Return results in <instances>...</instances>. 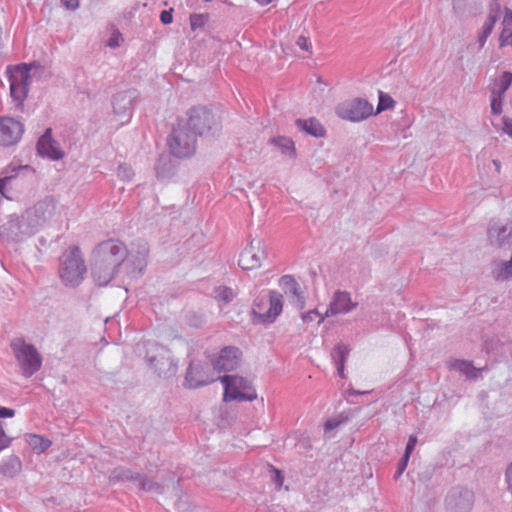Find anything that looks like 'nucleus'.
Here are the masks:
<instances>
[{"instance_id":"nucleus-42","label":"nucleus","mask_w":512,"mask_h":512,"mask_svg":"<svg viewBox=\"0 0 512 512\" xmlns=\"http://www.w3.org/2000/svg\"><path fill=\"white\" fill-rule=\"evenodd\" d=\"M500 46H511L512 47V31L507 28H503L499 37Z\"/></svg>"},{"instance_id":"nucleus-20","label":"nucleus","mask_w":512,"mask_h":512,"mask_svg":"<svg viewBox=\"0 0 512 512\" xmlns=\"http://www.w3.org/2000/svg\"><path fill=\"white\" fill-rule=\"evenodd\" d=\"M242 353L239 348L234 346L224 347L217 358L212 361L214 369L221 371H232L236 369L241 361Z\"/></svg>"},{"instance_id":"nucleus-55","label":"nucleus","mask_w":512,"mask_h":512,"mask_svg":"<svg viewBox=\"0 0 512 512\" xmlns=\"http://www.w3.org/2000/svg\"><path fill=\"white\" fill-rule=\"evenodd\" d=\"M493 165L495 167V170L497 173H500L501 170V163L499 160H493Z\"/></svg>"},{"instance_id":"nucleus-48","label":"nucleus","mask_w":512,"mask_h":512,"mask_svg":"<svg viewBox=\"0 0 512 512\" xmlns=\"http://www.w3.org/2000/svg\"><path fill=\"white\" fill-rule=\"evenodd\" d=\"M503 131L512 137V118L503 117Z\"/></svg>"},{"instance_id":"nucleus-13","label":"nucleus","mask_w":512,"mask_h":512,"mask_svg":"<svg viewBox=\"0 0 512 512\" xmlns=\"http://www.w3.org/2000/svg\"><path fill=\"white\" fill-rule=\"evenodd\" d=\"M267 257L266 244L262 239H253L241 252L238 264L243 270L259 268Z\"/></svg>"},{"instance_id":"nucleus-17","label":"nucleus","mask_w":512,"mask_h":512,"mask_svg":"<svg viewBox=\"0 0 512 512\" xmlns=\"http://www.w3.org/2000/svg\"><path fill=\"white\" fill-rule=\"evenodd\" d=\"M37 152L41 157L52 161H58L64 158L65 152L60 143L52 137V129L47 128L43 135L37 141Z\"/></svg>"},{"instance_id":"nucleus-16","label":"nucleus","mask_w":512,"mask_h":512,"mask_svg":"<svg viewBox=\"0 0 512 512\" xmlns=\"http://www.w3.org/2000/svg\"><path fill=\"white\" fill-rule=\"evenodd\" d=\"M25 131L24 124L12 117H0V145H16Z\"/></svg>"},{"instance_id":"nucleus-57","label":"nucleus","mask_w":512,"mask_h":512,"mask_svg":"<svg viewBox=\"0 0 512 512\" xmlns=\"http://www.w3.org/2000/svg\"><path fill=\"white\" fill-rule=\"evenodd\" d=\"M366 392H359V391H352L351 394H355V395H358V394H365Z\"/></svg>"},{"instance_id":"nucleus-9","label":"nucleus","mask_w":512,"mask_h":512,"mask_svg":"<svg viewBox=\"0 0 512 512\" xmlns=\"http://www.w3.org/2000/svg\"><path fill=\"white\" fill-rule=\"evenodd\" d=\"M56 212V203L52 198H45L34 204L24 212V218L28 221L27 231L34 234L48 223Z\"/></svg>"},{"instance_id":"nucleus-24","label":"nucleus","mask_w":512,"mask_h":512,"mask_svg":"<svg viewBox=\"0 0 512 512\" xmlns=\"http://www.w3.org/2000/svg\"><path fill=\"white\" fill-rule=\"evenodd\" d=\"M120 268L107 265L103 260L93 259L91 274L98 286H106L117 274Z\"/></svg>"},{"instance_id":"nucleus-44","label":"nucleus","mask_w":512,"mask_h":512,"mask_svg":"<svg viewBox=\"0 0 512 512\" xmlns=\"http://www.w3.org/2000/svg\"><path fill=\"white\" fill-rule=\"evenodd\" d=\"M409 459H410V455L404 454L402 456V458L400 459V461L398 462V465H397V471L395 474L396 478L400 477L403 474V472L407 468Z\"/></svg>"},{"instance_id":"nucleus-3","label":"nucleus","mask_w":512,"mask_h":512,"mask_svg":"<svg viewBox=\"0 0 512 512\" xmlns=\"http://www.w3.org/2000/svg\"><path fill=\"white\" fill-rule=\"evenodd\" d=\"M198 136H214L221 130V123L205 106H195L188 111V121L185 124Z\"/></svg>"},{"instance_id":"nucleus-12","label":"nucleus","mask_w":512,"mask_h":512,"mask_svg":"<svg viewBox=\"0 0 512 512\" xmlns=\"http://www.w3.org/2000/svg\"><path fill=\"white\" fill-rule=\"evenodd\" d=\"M473 504V491L464 487H453L444 499V510L445 512H470Z\"/></svg>"},{"instance_id":"nucleus-33","label":"nucleus","mask_w":512,"mask_h":512,"mask_svg":"<svg viewBox=\"0 0 512 512\" xmlns=\"http://www.w3.org/2000/svg\"><path fill=\"white\" fill-rule=\"evenodd\" d=\"M135 479L140 490L160 494L163 492V486L157 482L148 479L146 476L136 473Z\"/></svg>"},{"instance_id":"nucleus-50","label":"nucleus","mask_w":512,"mask_h":512,"mask_svg":"<svg viewBox=\"0 0 512 512\" xmlns=\"http://www.w3.org/2000/svg\"><path fill=\"white\" fill-rule=\"evenodd\" d=\"M160 20L163 24H169L172 22V15L170 14V12L164 10L161 12Z\"/></svg>"},{"instance_id":"nucleus-18","label":"nucleus","mask_w":512,"mask_h":512,"mask_svg":"<svg viewBox=\"0 0 512 512\" xmlns=\"http://www.w3.org/2000/svg\"><path fill=\"white\" fill-rule=\"evenodd\" d=\"M489 243L497 248L510 246L512 237V221L502 223L500 221L492 220L489 223L488 230Z\"/></svg>"},{"instance_id":"nucleus-14","label":"nucleus","mask_w":512,"mask_h":512,"mask_svg":"<svg viewBox=\"0 0 512 512\" xmlns=\"http://www.w3.org/2000/svg\"><path fill=\"white\" fill-rule=\"evenodd\" d=\"M138 92L129 89L116 93L112 98L113 114L121 125L127 123L132 116L133 102L137 99Z\"/></svg>"},{"instance_id":"nucleus-23","label":"nucleus","mask_w":512,"mask_h":512,"mask_svg":"<svg viewBox=\"0 0 512 512\" xmlns=\"http://www.w3.org/2000/svg\"><path fill=\"white\" fill-rule=\"evenodd\" d=\"M214 381L203 369L200 362L192 361L185 376V386L188 388H198Z\"/></svg>"},{"instance_id":"nucleus-56","label":"nucleus","mask_w":512,"mask_h":512,"mask_svg":"<svg viewBox=\"0 0 512 512\" xmlns=\"http://www.w3.org/2000/svg\"><path fill=\"white\" fill-rule=\"evenodd\" d=\"M258 3L260 4H268L270 3L272 0H256Z\"/></svg>"},{"instance_id":"nucleus-41","label":"nucleus","mask_w":512,"mask_h":512,"mask_svg":"<svg viewBox=\"0 0 512 512\" xmlns=\"http://www.w3.org/2000/svg\"><path fill=\"white\" fill-rule=\"evenodd\" d=\"M504 96L492 94L491 96V111L494 115H500L502 113Z\"/></svg>"},{"instance_id":"nucleus-53","label":"nucleus","mask_w":512,"mask_h":512,"mask_svg":"<svg viewBox=\"0 0 512 512\" xmlns=\"http://www.w3.org/2000/svg\"><path fill=\"white\" fill-rule=\"evenodd\" d=\"M505 26H512V11L506 13L504 18Z\"/></svg>"},{"instance_id":"nucleus-26","label":"nucleus","mask_w":512,"mask_h":512,"mask_svg":"<svg viewBox=\"0 0 512 512\" xmlns=\"http://www.w3.org/2000/svg\"><path fill=\"white\" fill-rule=\"evenodd\" d=\"M350 349L347 345L338 344L334 347L331 357L336 366L337 373L341 378L345 377L344 364L349 355Z\"/></svg>"},{"instance_id":"nucleus-35","label":"nucleus","mask_w":512,"mask_h":512,"mask_svg":"<svg viewBox=\"0 0 512 512\" xmlns=\"http://www.w3.org/2000/svg\"><path fill=\"white\" fill-rule=\"evenodd\" d=\"M497 21L496 15L490 14L485 21V23L482 26V31L480 32L477 42L479 44V48H483L488 37L491 35L493 28L495 26V23Z\"/></svg>"},{"instance_id":"nucleus-43","label":"nucleus","mask_w":512,"mask_h":512,"mask_svg":"<svg viewBox=\"0 0 512 512\" xmlns=\"http://www.w3.org/2000/svg\"><path fill=\"white\" fill-rule=\"evenodd\" d=\"M316 317H319L318 324L322 323L324 319L327 317L325 316V313L322 315L318 312V310H310L306 314L303 315V321L306 323L312 322L315 320Z\"/></svg>"},{"instance_id":"nucleus-51","label":"nucleus","mask_w":512,"mask_h":512,"mask_svg":"<svg viewBox=\"0 0 512 512\" xmlns=\"http://www.w3.org/2000/svg\"><path fill=\"white\" fill-rule=\"evenodd\" d=\"M63 5L71 10L76 9L79 6L78 0H62Z\"/></svg>"},{"instance_id":"nucleus-39","label":"nucleus","mask_w":512,"mask_h":512,"mask_svg":"<svg viewBox=\"0 0 512 512\" xmlns=\"http://www.w3.org/2000/svg\"><path fill=\"white\" fill-rule=\"evenodd\" d=\"M394 103V100L390 96L385 95L381 92L379 96L377 112H381L383 110L392 108L394 106Z\"/></svg>"},{"instance_id":"nucleus-46","label":"nucleus","mask_w":512,"mask_h":512,"mask_svg":"<svg viewBox=\"0 0 512 512\" xmlns=\"http://www.w3.org/2000/svg\"><path fill=\"white\" fill-rule=\"evenodd\" d=\"M298 47L304 51L309 52L311 49V43L309 42L308 37L304 35H300L296 41Z\"/></svg>"},{"instance_id":"nucleus-25","label":"nucleus","mask_w":512,"mask_h":512,"mask_svg":"<svg viewBox=\"0 0 512 512\" xmlns=\"http://www.w3.org/2000/svg\"><path fill=\"white\" fill-rule=\"evenodd\" d=\"M28 166H9L7 170L3 173V177L0 178V198L4 197L6 199L11 200L12 196V184L15 180L18 172L23 169H27Z\"/></svg>"},{"instance_id":"nucleus-31","label":"nucleus","mask_w":512,"mask_h":512,"mask_svg":"<svg viewBox=\"0 0 512 512\" xmlns=\"http://www.w3.org/2000/svg\"><path fill=\"white\" fill-rule=\"evenodd\" d=\"M270 143L276 146L284 155L289 157H293L295 155L294 142L288 137H274L270 139Z\"/></svg>"},{"instance_id":"nucleus-37","label":"nucleus","mask_w":512,"mask_h":512,"mask_svg":"<svg viewBox=\"0 0 512 512\" xmlns=\"http://www.w3.org/2000/svg\"><path fill=\"white\" fill-rule=\"evenodd\" d=\"M208 20L207 14H192L190 16V25L193 31L203 28Z\"/></svg>"},{"instance_id":"nucleus-15","label":"nucleus","mask_w":512,"mask_h":512,"mask_svg":"<svg viewBox=\"0 0 512 512\" xmlns=\"http://www.w3.org/2000/svg\"><path fill=\"white\" fill-rule=\"evenodd\" d=\"M148 252L146 243L139 244L136 250H127V256L122 263V269L127 276L135 278L143 273L147 265Z\"/></svg>"},{"instance_id":"nucleus-54","label":"nucleus","mask_w":512,"mask_h":512,"mask_svg":"<svg viewBox=\"0 0 512 512\" xmlns=\"http://www.w3.org/2000/svg\"><path fill=\"white\" fill-rule=\"evenodd\" d=\"M275 481L277 484L279 485H282L283 483V476L281 475V472L276 470V477H275Z\"/></svg>"},{"instance_id":"nucleus-7","label":"nucleus","mask_w":512,"mask_h":512,"mask_svg":"<svg viewBox=\"0 0 512 512\" xmlns=\"http://www.w3.org/2000/svg\"><path fill=\"white\" fill-rule=\"evenodd\" d=\"M283 294L277 290H269L259 295L253 305V313L263 323H273L283 310Z\"/></svg>"},{"instance_id":"nucleus-8","label":"nucleus","mask_w":512,"mask_h":512,"mask_svg":"<svg viewBox=\"0 0 512 512\" xmlns=\"http://www.w3.org/2000/svg\"><path fill=\"white\" fill-rule=\"evenodd\" d=\"M11 347L23 376L29 378L41 368L42 358L33 345L27 344L24 340L17 339L12 342Z\"/></svg>"},{"instance_id":"nucleus-36","label":"nucleus","mask_w":512,"mask_h":512,"mask_svg":"<svg viewBox=\"0 0 512 512\" xmlns=\"http://www.w3.org/2000/svg\"><path fill=\"white\" fill-rule=\"evenodd\" d=\"M214 293H215V299L219 302H224V303L231 302L235 297V293H234L233 289H231L230 287H226V286H219V287L215 288Z\"/></svg>"},{"instance_id":"nucleus-10","label":"nucleus","mask_w":512,"mask_h":512,"mask_svg":"<svg viewBox=\"0 0 512 512\" xmlns=\"http://www.w3.org/2000/svg\"><path fill=\"white\" fill-rule=\"evenodd\" d=\"M127 256V248L119 240L109 239L99 243L93 250V259L103 260L107 265L122 269V263Z\"/></svg>"},{"instance_id":"nucleus-32","label":"nucleus","mask_w":512,"mask_h":512,"mask_svg":"<svg viewBox=\"0 0 512 512\" xmlns=\"http://www.w3.org/2000/svg\"><path fill=\"white\" fill-rule=\"evenodd\" d=\"M512 84V72H503L498 79L495 80L492 94L505 96L506 91Z\"/></svg>"},{"instance_id":"nucleus-6","label":"nucleus","mask_w":512,"mask_h":512,"mask_svg":"<svg viewBox=\"0 0 512 512\" xmlns=\"http://www.w3.org/2000/svg\"><path fill=\"white\" fill-rule=\"evenodd\" d=\"M224 386L223 400L253 401L257 393L249 379L238 375H224L218 378Z\"/></svg>"},{"instance_id":"nucleus-45","label":"nucleus","mask_w":512,"mask_h":512,"mask_svg":"<svg viewBox=\"0 0 512 512\" xmlns=\"http://www.w3.org/2000/svg\"><path fill=\"white\" fill-rule=\"evenodd\" d=\"M122 41V36L118 31H114L110 36L107 45L110 48H117L120 46V42Z\"/></svg>"},{"instance_id":"nucleus-22","label":"nucleus","mask_w":512,"mask_h":512,"mask_svg":"<svg viewBox=\"0 0 512 512\" xmlns=\"http://www.w3.org/2000/svg\"><path fill=\"white\" fill-rule=\"evenodd\" d=\"M278 285L282 290V294H285L289 298V302L299 309H302L305 305V300L301 287L296 279L292 275H284L279 281Z\"/></svg>"},{"instance_id":"nucleus-21","label":"nucleus","mask_w":512,"mask_h":512,"mask_svg":"<svg viewBox=\"0 0 512 512\" xmlns=\"http://www.w3.org/2000/svg\"><path fill=\"white\" fill-rule=\"evenodd\" d=\"M358 306L347 291L337 290L331 299L329 306L325 311V316H335L338 314H347Z\"/></svg>"},{"instance_id":"nucleus-11","label":"nucleus","mask_w":512,"mask_h":512,"mask_svg":"<svg viewBox=\"0 0 512 512\" xmlns=\"http://www.w3.org/2000/svg\"><path fill=\"white\" fill-rule=\"evenodd\" d=\"M373 113V105L367 100L355 98L345 101L336 107V114L345 120L359 122Z\"/></svg>"},{"instance_id":"nucleus-1","label":"nucleus","mask_w":512,"mask_h":512,"mask_svg":"<svg viewBox=\"0 0 512 512\" xmlns=\"http://www.w3.org/2000/svg\"><path fill=\"white\" fill-rule=\"evenodd\" d=\"M86 265L77 246L67 249L60 257L59 275L66 286L76 287L84 279Z\"/></svg>"},{"instance_id":"nucleus-30","label":"nucleus","mask_w":512,"mask_h":512,"mask_svg":"<svg viewBox=\"0 0 512 512\" xmlns=\"http://www.w3.org/2000/svg\"><path fill=\"white\" fill-rule=\"evenodd\" d=\"M26 442L28 443L30 448L37 454L43 453L52 444V442L49 439L37 434L26 435Z\"/></svg>"},{"instance_id":"nucleus-5","label":"nucleus","mask_w":512,"mask_h":512,"mask_svg":"<svg viewBox=\"0 0 512 512\" xmlns=\"http://www.w3.org/2000/svg\"><path fill=\"white\" fill-rule=\"evenodd\" d=\"M197 137L188 127L179 124L168 138L170 153L179 159L190 158L196 152Z\"/></svg>"},{"instance_id":"nucleus-27","label":"nucleus","mask_w":512,"mask_h":512,"mask_svg":"<svg viewBox=\"0 0 512 512\" xmlns=\"http://www.w3.org/2000/svg\"><path fill=\"white\" fill-rule=\"evenodd\" d=\"M22 463L18 456L10 455L2 460L0 464V474L6 477H14L20 473Z\"/></svg>"},{"instance_id":"nucleus-34","label":"nucleus","mask_w":512,"mask_h":512,"mask_svg":"<svg viewBox=\"0 0 512 512\" xmlns=\"http://www.w3.org/2000/svg\"><path fill=\"white\" fill-rule=\"evenodd\" d=\"M136 473H133L130 469L124 467H117L113 469L109 476V481L111 483H117L119 481H134L137 483L135 479Z\"/></svg>"},{"instance_id":"nucleus-2","label":"nucleus","mask_w":512,"mask_h":512,"mask_svg":"<svg viewBox=\"0 0 512 512\" xmlns=\"http://www.w3.org/2000/svg\"><path fill=\"white\" fill-rule=\"evenodd\" d=\"M36 67L35 64H20L14 68L8 67L10 94L14 102L15 109L22 112L24 109V102L28 96L29 87L31 84L30 70Z\"/></svg>"},{"instance_id":"nucleus-47","label":"nucleus","mask_w":512,"mask_h":512,"mask_svg":"<svg viewBox=\"0 0 512 512\" xmlns=\"http://www.w3.org/2000/svg\"><path fill=\"white\" fill-rule=\"evenodd\" d=\"M417 444V437L415 435H410L408 442L406 444L405 452L404 454L410 455L412 454L415 446Z\"/></svg>"},{"instance_id":"nucleus-52","label":"nucleus","mask_w":512,"mask_h":512,"mask_svg":"<svg viewBox=\"0 0 512 512\" xmlns=\"http://www.w3.org/2000/svg\"><path fill=\"white\" fill-rule=\"evenodd\" d=\"M338 424L339 423L334 420H327L325 423V431H329V430L336 428L338 426Z\"/></svg>"},{"instance_id":"nucleus-19","label":"nucleus","mask_w":512,"mask_h":512,"mask_svg":"<svg viewBox=\"0 0 512 512\" xmlns=\"http://www.w3.org/2000/svg\"><path fill=\"white\" fill-rule=\"evenodd\" d=\"M27 224L28 221L24 218V214L21 218L17 216L10 217L7 223L0 226V236L12 241H22L34 234L27 231Z\"/></svg>"},{"instance_id":"nucleus-49","label":"nucleus","mask_w":512,"mask_h":512,"mask_svg":"<svg viewBox=\"0 0 512 512\" xmlns=\"http://www.w3.org/2000/svg\"><path fill=\"white\" fill-rule=\"evenodd\" d=\"M15 415V410L0 406V418H11Z\"/></svg>"},{"instance_id":"nucleus-4","label":"nucleus","mask_w":512,"mask_h":512,"mask_svg":"<svg viewBox=\"0 0 512 512\" xmlns=\"http://www.w3.org/2000/svg\"><path fill=\"white\" fill-rule=\"evenodd\" d=\"M146 347V361L159 377H171L177 372V365L172 358L171 352L166 347L148 341Z\"/></svg>"},{"instance_id":"nucleus-29","label":"nucleus","mask_w":512,"mask_h":512,"mask_svg":"<svg viewBox=\"0 0 512 512\" xmlns=\"http://www.w3.org/2000/svg\"><path fill=\"white\" fill-rule=\"evenodd\" d=\"M451 367L461 374H464L468 379H476L480 372L485 368H475L471 362L465 360H455Z\"/></svg>"},{"instance_id":"nucleus-40","label":"nucleus","mask_w":512,"mask_h":512,"mask_svg":"<svg viewBox=\"0 0 512 512\" xmlns=\"http://www.w3.org/2000/svg\"><path fill=\"white\" fill-rule=\"evenodd\" d=\"M13 441V437L9 436L3 426V422L0 421V452L7 449Z\"/></svg>"},{"instance_id":"nucleus-38","label":"nucleus","mask_w":512,"mask_h":512,"mask_svg":"<svg viewBox=\"0 0 512 512\" xmlns=\"http://www.w3.org/2000/svg\"><path fill=\"white\" fill-rule=\"evenodd\" d=\"M117 176L124 181H131L134 176V171L130 165L120 164L117 168Z\"/></svg>"},{"instance_id":"nucleus-28","label":"nucleus","mask_w":512,"mask_h":512,"mask_svg":"<svg viewBox=\"0 0 512 512\" xmlns=\"http://www.w3.org/2000/svg\"><path fill=\"white\" fill-rule=\"evenodd\" d=\"M296 124L300 129L312 136L322 137L325 134L324 127L315 118H310L308 120L297 119Z\"/></svg>"}]
</instances>
